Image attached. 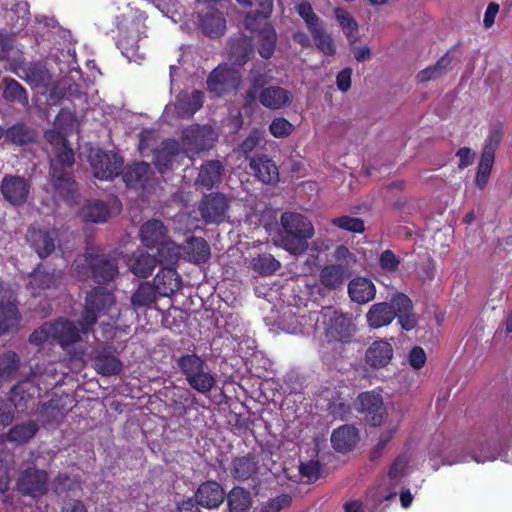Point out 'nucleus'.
I'll return each mask as SVG.
<instances>
[{
  "instance_id": "obj_1",
  "label": "nucleus",
  "mask_w": 512,
  "mask_h": 512,
  "mask_svg": "<svg viewBox=\"0 0 512 512\" xmlns=\"http://www.w3.org/2000/svg\"><path fill=\"white\" fill-rule=\"evenodd\" d=\"M217 140V134L208 125H191L182 132V147L175 140L162 142L155 153V165L161 172L172 168L174 161L185 154L189 158L202 151L209 150Z\"/></svg>"
},
{
  "instance_id": "obj_2",
  "label": "nucleus",
  "mask_w": 512,
  "mask_h": 512,
  "mask_svg": "<svg viewBox=\"0 0 512 512\" xmlns=\"http://www.w3.org/2000/svg\"><path fill=\"white\" fill-rule=\"evenodd\" d=\"M283 232L279 246L291 254L300 255L308 249V240L314 235V227L304 215L285 212L281 215Z\"/></svg>"
},
{
  "instance_id": "obj_3",
  "label": "nucleus",
  "mask_w": 512,
  "mask_h": 512,
  "mask_svg": "<svg viewBox=\"0 0 512 512\" xmlns=\"http://www.w3.org/2000/svg\"><path fill=\"white\" fill-rule=\"evenodd\" d=\"M56 157L51 161L50 174L53 187L58 196L68 205L76 202L75 182L65 173L64 168L70 167L74 162V153L66 144V140L57 135Z\"/></svg>"
},
{
  "instance_id": "obj_4",
  "label": "nucleus",
  "mask_w": 512,
  "mask_h": 512,
  "mask_svg": "<svg viewBox=\"0 0 512 512\" xmlns=\"http://www.w3.org/2000/svg\"><path fill=\"white\" fill-rule=\"evenodd\" d=\"M120 315L116 299L106 288H95L86 297L85 310L80 319L81 329L88 333L98 318L108 316L115 322Z\"/></svg>"
},
{
  "instance_id": "obj_5",
  "label": "nucleus",
  "mask_w": 512,
  "mask_h": 512,
  "mask_svg": "<svg viewBox=\"0 0 512 512\" xmlns=\"http://www.w3.org/2000/svg\"><path fill=\"white\" fill-rule=\"evenodd\" d=\"M317 322L323 329V340L327 343H349L357 330L349 314L333 307H323Z\"/></svg>"
},
{
  "instance_id": "obj_6",
  "label": "nucleus",
  "mask_w": 512,
  "mask_h": 512,
  "mask_svg": "<svg viewBox=\"0 0 512 512\" xmlns=\"http://www.w3.org/2000/svg\"><path fill=\"white\" fill-rule=\"evenodd\" d=\"M72 271L79 280L92 277L97 282L112 281L118 274V266L114 259H108L104 255L86 253L74 260Z\"/></svg>"
},
{
  "instance_id": "obj_7",
  "label": "nucleus",
  "mask_w": 512,
  "mask_h": 512,
  "mask_svg": "<svg viewBox=\"0 0 512 512\" xmlns=\"http://www.w3.org/2000/svg\"><path fill=\"white\" fill-rule=\"evenodd\" d=\"M177 365L191 388L201 394L209 393L216 385V377L207 363L196 354H185L178 358Z\"/></svg>"
},
{
  "instance_id": "obj_8",
  "label": "nucleus",
  "mask_w": 512,
  "mask_h": 512,
  "mask_svg": "<svg viewBox=\"0 0 512 512\" xmlns=\"http://www.w3.org/2000/svg\"><path fill=\"white\" fill-rule=\"evenodd\" d=\"M79 327L81 325L79 324ZM81 328H77L70 321H57L55 323H45L30 336V342L37 345L44 342L55 340L62 346L71 344L79 338Z\"/></svg>"
},
{
  "instance_id": "obj_9",
  "label": "nucleus",
  "mask_w": 512,
  "mask_h": 512,
  "mask_svg": "<svg viewBox=\"0 0 512 512\" xmlns=\"http://www.w3.org/2000/svg\"><path fill=\"white\" fill-rule=\"evenodd\" d=\"M89 162L94 176L105 181L117 177L123 165L122 159L117 154L105 152L101 149L90 151Z\"/></svg>"
},
{
  "instance_id": "obj_10",
  "label": "nucleus",
  "mask_w": 512,
  "mask_h": 512,
  "mask_svg": "<svg viewBox=\"0 0 512 512\" xmlns=\"http://www.w3.org/2000/svg\"><path fill=\"white\" fill-rule=\"evenodd\" d=\"M240 82L241 75L237 69L220 64L210 73L207 88L216 96H222L236 90Z\"/></svg>"
},
{
  "instance_id": "obj_11",
  "label": "nucleus",
  "mask_w": 512,
  "mask_h": 512,
  "mask_svg": "<svg viewBox=\"0 0 512 512\" xmlns=\"http://www.w3.org/2000/svg\"><path fill=\"white\" fill-rule=\"evenodd\" d=\"M203 101V92L198 90H186L177 96L174 104L166 106L164 113L166 116L175 113L181 118H189L202 107Z\"/></svg>"
},
{
  "instance_id": "obj_12",
  "label": "nucleus",
  "mask_w": 512,
  "mask_h": 512,
  "mask_svg": "<svg viewBox=\"0 0 512 512\" xmlns=\"http://www.w3.org/2000/svg\"><path fill=\"white\" fill-rule=\"evenodd\" d=\"M17 487L25 495L43 496L48 491V474L44 470L29 468L20 475Z\"/></svg>"
},
{
  "instance_id": "obj_13",
  "label": "nucleus",
  "mask_w": 512,
  "mask_h": 512,
  "mask_svg": "<svg viewBox=\"0 0 512 512\" xmlns=\"http://www.w3.org/2000/svg\"><path fill=\"white\" fill-rule=\"evenodd\" d=\"M359 409L366 414L370 423L374 426L381 425L384 421V415L391 412L394 405L385 408L381 396L374 392H364L359 395Z\"/></svg>"
},
{
  "instance_id": "obj_14",
  "label": "nucleus",
  "mask_w": 512,
  "mask_h": 512,
  "mask_svg": "<svg viewBox=\"0 0 512 512\" xmlns=\"http://www.w3.org/2000/svg\"><path fill=\"white\" fill-rule=\"evenodd\" d=\"M58 232L56 229L31 227L27 232V240L40 258L49 256L56 247Z\"/></svg>"
},
{
  "instance_id": "obj_15",
  "label": "nucleus",
  "mask_w": 512,
  "mask_h": 512,
  "mask_svg": "<svg viewBox=\"0 0 512 512\" xmlns=\"http://www.w3.org/2000/svg\"><path fill=\"white\" fill-rule=\"evenodd\" d=\"M14 73L33 88L48 89L51 84V74L41 63L20 64Z\"/></svg>"
},
{
  "instance_id": "obj_16",
  "label": "nucleus",
  "mask_w": 512,
  "mask_h": 512,
  "mask_svg": "<svg viewBox=\"0 0 512 512\" xmlns=\"http://www.w3.org/2000/svg\"><path fill=\"white\" fill-rule=\"evenodd\" d=\"M228 201L222 194H211L206 196L200 206L199 211L205 223H220L224 221Z\"/></svg>"
},
{
  "instance_id": "obj_17",
  "label": "nucleus",
  "mask_w": 512,
  "mask_h": 512,
  "mask_svg": "<svg viewBox=\"0 0 512 512\" xmlns=\"http://www.w3.org/2000/svg\"><path fill=\"white\" fill-rule=\"evenodd\" d=\"M404 417V413L401 409L393 407L391 412L387 413V419L383 421L384 427L378 437V440L371 452V458H378L385 450L387 444L393 438L398 430L399 424Z\"/></svg>"
},
{
  "instance_id": "obj_18",
  "label": "nucleus",
  "mask_w": 512,
  "mask_h": 512,
  "mask_svg": "<svg viewBox=\"0 0 512 512\" xmlns=\"http://www.w3.org/2000/svg\"><path fill=\"white\" fill-rule=\"evenodd\" d=\"M1 192L5 200L12 205L24 203L30 192L29 182L20 176H5L1 184Z\"/></svg>"
},
{
  "instance_id": "obj_19",
  "label": "nucleus",
  "mask_w": 512,
  "mask_h": 512,
  "mask_svg": "<svg viewBox=\"0 0 512 512\" xmlns=\"http://www.w3.org/2000/svg\"><path fill=\"white\" fill-rule=\"evenodd\" d=\"M394 349L387 340L372 342L365 352V363L374 369L386 367L392 360Z\"/></svg>"
},
{
  "instance_id": "obj_20",
  "label": "nucleus",
  "mask_w": 512,
  "mask_h": 512,
  "mask_svg": "<svg viewBox=\"0 0 512 512\" xmlns=\"http://www.w3.org/2000/svg\"><path fill=\"white\" fill-rule=\"evenodd\" d=\"M259 102L270 110H279L292 103V93L280 86H268L258 95Z\"/></svg>"
},
{
  "instance_id": "obj_21",
  "label": "nucleus",
  "mask_w": 512,
  "mask_h": 512,
  "mask_svg": "<svg viewBox=\"0 0 512 512\" xmlns=\"http://www.w3.org/2000/svg\"><path fill=\"white\" fill-rule=\"evenodd\" d=\"M394 303L380 302L373 304L366 313L369 328L378 329L390 325L396 318Z\"/></svg>"
},
{
  "instance_id": "obj_22",
  "label": "nucleus",
  "mask_w": 512,
  "mask_h": 512,
  "mask_svg": "<svg viewBox=\"0 0 512 512\" xmlns=\"http://www.w3.org/2000/svg\"><path fill=\"white\" fill-rule=\"evenodd\" d=\"M195 496L199 505L212 509L224 501L225 492L217 482L207 481L199 486Z\"/></svg>"
},
{
  "instance_id": "obj_23",
  "label": "nucleus",
  "mask_w": 512,
  "mask_h": 512,
  "mask_svg": "<svg viewBox=\"0 0 512 512\" xmlns=\"http://www.w3.org/2000/svg\"><path fill=\"white\" fill-rule=\"evenodd\" d=\"M250 168L254 176L263 183L271 184L279 180V172L276 164L266 155L252 157L250 160Z\"/></svg>"
},
{
  "instance_id": "obj_24",
  "label": "nucleus",
  "mask_w": 512,
  "mask_h": 512,
  "mask_svg": "<svg viewBox=\"0 0 512 512\" xmlns=\"http://www.w3.org/2000/svg\"><path fill=\"white\" fill-rule=\"evenodd\" d=\"M182 258L196 264L206 262L210 257V247L205 239L191 237L182 245Z\"/></svg>"
},
{
  "instance_id": "obj_25",
  "label": "nucleus",
  "mask_w": 512,
  "mask_h": 512,
  "mask_svg": "<svg viewBox=\"0 0 512 512\" xmlns=\"http://www.w3.org/2000/svg\"><path fill=\"white\" fill-rule=\"evenodd\" d=\"M348 294L353 302L366 304L375 298L376 288L371 280L364 277H356L348 284Z\"/></svg>"
},
{
  "instance_id": "obj_26",
  "label": "nucleus",
  "mask_w": 512,
  "mask_h": 512,
  "mask_svg": "<svg viewBox=\"0 0 512 512\" xmlns=\"http://www.w3.org/2000/svg\"><path fill=\"white\" fill-rule=\"evenodd\" d=\"M39 393L38 387L30 380L15 385L10 394V402L14 409L24 411L28 403Z\"/></svg>"
},
{
  "instance_id": "obj_27",
  "label": "nucleus",
  "mask_w": 512,
  "mask_h": 512,
  "mask_svg": "<svg viewBox=\"0 0 512 512\" xmlns=\"http://www.w3.org/2000/svg\"><path fill=\"white\" fill-rule=\"evenodd\" d=\"M181 281L173 268L160 270L154 278V288L160 296H170L180 289Z\"/></svg>"
},
{
  "instance_id": "obj_28",
  "label": "nucleus",
  "mask_w": 512,
  "mask_h": 512,
  "mask_svg": "<svg viewBox=\"0 0 512 512\" xmlns=\"http://www.w3.org/2000/svg\"><path fill=\"white\" fill-rule=\"evenodd\" d=\"M392 303L395 305L396 309V318H398V322L401 327L406 330H412L417 323L416 316L412 312V302L404 294H396L392 297Z\"/></svg>"
},
{
  "instance_id": "obj_29",
  "label": "nucleus",
  "mask_w": 512,
  "mask_h": 512,
  "mask_svg": "<svg viewBox=\"0 0 512 512\" xmlns=\"http://www.w3.org/2000/svg\"><path fill=\"white\" fill-rule=\"evenodd\" d=\"M127 264L134 275L147 278L155 269L157 259L144 251H137L129 257Z\"/></svg>"
},
{
  "instance_id": "obj_30",
  "label": "nucleus",
  "mask_w": 512,
  "mask_h": 512,
  "mask_svg": "<svg viewBox=\"0 0 512 512\" xmlns=\"http://www.w3.org/2000/svg\"><path fill=\"white\" fill-rule=\"evenodd\" d=\"M351 271L343 265H326L320 271V282L328 289H336L340 287L344 280L348 278Z\"/></svg>"
},
{
  "instance_id": "obj_31",
  "label": "nucleus",
  "mask_w": 512,
  "mask_h": 512,
  "mask_svg": "<svg viewBox=\"0 0 512 512\" xmlns=\"http://www.w3.org/2000/svg\"><path fill=\"white\" fill-rule=\"evenodd\" d=\"M140 236L145 246H159L166 240V228L160 220H149L141 227Z\"/></svg>"
},
{
  "instance_id": "obj_32",
  "label": "nucleus",
  "mask_w": 512,
  "mask_h": 512,
  "mask_svg": "<svg viewBox=\"0 0 512 512\" xmlns=\"http://www.w3.org/2000/svg\"><path fill=\"white\" fill-rule=\"evenodd\" d=\"M139 30L132 28L129 34H121L118 39V46L122 54L129 60L139 62L144 59V54L139 52Z\"/></svg>"
},
{
  "instance_id": "obj_33",
  "label": "nucleus",
  "mask_w": 512,
  "mask_h": 512,
  "mask_svg": "<svg viewBox=\"0 0 512 512\" xmlns=\"http://www.w3.org/2000/svg\"><path fill=\"white\" fill-rule=\"evenodd\" d=\"M358 441V433L355 427L345 425L335 430L331 436L333 447L338 452H346L352 449Z\"/></svg>"
},
{
  "instance_id": "obj_34",
  "label": "nucleus",
  "mask_w": 512,
  "mask_h": 512,
  "mask_svg": "<svg viewBox=\"0 0 512 512\" xmlns=\"http://www.w3.org/2000/svg\"><path fill=\"white\" fill-rule=\"evenodd\" d=\"M62 272L53 270L47 272L38 267L31 275L29 281V287L31 291L36 294L40 290L55 286L56 283L61 279Z\"/></svg>"
},
{
  "instance_id": "obj_35",
  "label": "nucleus",
  "mask_w": 512,
  "mask_h": 512,
  "mask_svg": "<svg viewBox=\"0 0 512 512\" xmlns=\"http://www.w3.org/2000/svg\"><path fill=\"white\" fill-rule=\"evenodd\" d=\"M20 314L13 301H0V335L18 327Z\"/></svg>"
},
{
  "instance_id": "obj_36",
  "label": "nucleus",
  "mask_w": 512,
  "mask_h": 512,
  "mask_svg": "<svg viewBox=\"0 0 512 512\" xmlns=\"http://www.w3.org/2000/svg\"><path fill=\"white\" fill-rule=\"evenodd\" d=\"M151 173V167L146 162H136L126 167L123 179L128 186H144Z\"/></svg>"
},
{
  "instance_id": "obj_37",
  "label": "nucleus",
  "mask_w": 512,
  "mask_h": 512,
  "mask_svg": "<svg viewBox=\"0 0 512 512\" xmlns=\"http://www.w3.org/2000/svg\"><path fill=\"white\" fill-rule=\"evenodd\" d=\"M222 171L223 166L219 161H209L203 164L197 178V185L211 189L220 181Z\"/></svg>"
},
{
  "instance_id": "obj_38",
  "label": "nucleus",
  "mask_w": 512,
  "mask_h": 512,
  "mask_svg": "<svg viewBox=\"0 0 512 512\" xmlns=\"http://www.w3.org/2000/svg\"><path fill=\"white\" fill-rule=\"evenodd\" d=\"M37 431V423L33 420H28L13 426L6 434V438L10 442L21 445L33 438Z\"/></svg>"
},
{
  "instance_id": "obj_39",
  "label": "nucleus",
  "mask_w": 512,
  "mask_h": 512,
  "mask_svg": "<svg viewBox=\"0 0 512 512\" xmlns=\"http://www.w3.org/2000/svg\"><path fill=\"white\" fill-rule=\"evenodd\" d=\"M94 366L99 374L105 376L118 374L122 369L121 361L107 351H102L97 355Z\"/></svg>"
},
{
  "instance_id": "obj_40",
  "label": "nucleus",
  "mask_w": 512,
  "mask_h": 512,
  "mask_svg": "<svg viewBox=\"0 0 512 512\" xmlns=\"http://www.w3.org/2000/svg\"><path fill=\"white\" fill-rule=\"evenodd\" d=\"M201 28L208 36L218 37L226 29L225 18L218 11H210L201 19Z\"/></svg>"
},
{
  "instance_id": "obj_41",
  "label": "nucleus",
  "mask_w": 512,
  "mask_h": 512,
  "mask_svg": "<svg viewBox=\"0 0 512 512\" xmlns=\"http://www.w3.org/2000/svg\"><path fill=\"white\" fill-rule=\"evenodd\" d=\"M3 97L7 101L18 102L23 106L28 105V95L25 88L16 80L11 78L3 79Z\"/></svg>"
},
{
  "instance_id": "obj_42",
  "label": "nucleus",
  "mask_w": 512,
  "mask_h": 512,
  "mask_svg": "<svg viewBox=\"0 0 512 512\" xmlns=\"http://www.w3.org/2000/svg\"><path fill=\"white\" fill-rule=\"evenodd\" d=\"M81 215L86 221L104 222L110 216V209L101 201H93L82 208Z\"/></svg>"
},
{
  "instance_id": "obj_43",
  "label": "nucleus",
  "mask_w": 512,
  "mask_h": 512,
  "mask_svg": "<svg viewBox=\"0 0 512 512\" xmlns=\"http://www.w3.org/2000/svg\"><path fill=\"white\" fill-rule=\"evenodd\" d=\"M257 471L256 462L250 457L235 458L232 462L231 474L239 480H247Z\"/></svg>"
},
{
  "instance_id": "obj_44",
  "label": "nucleus",
  "mask_w": 512,
  "mask_h": 512,
  "mask_svg": "<svg viewBox=\"0 0 512 512\" xmlns=\"http://www.w3.org/2000/svg\"><path fill=\"white\" fill-rule=\"evenodd\" d=\"M79 95V86L76 83H71L69 79H64L51 88L49 100L51 103H56L63 97L74 98Z\"/></svg>"
},
{
  "instance_id": "obj_45",
  "label": "nucleus",
  "mask_w": 512,
  "mask_h": 512,
  "mask_svg": "<svg viewBox=\"0 0 512 512\" xmlns=\"http://www.w3.org/2000/svg\"><path fill=\"white\" fill-rule=\"evenodd\" d=\"M335 17L348 40L355 43L358 40V24L356 21L347 11L341 8L335 9Z\"/></svg>"
},
{
  "instance_id": "obj_46",
  "label": "nucleus",
  "mask_w": 512,
  "mask_h": 512,
  "mask_svg": "<svg viewBox=\"0 0 512 512\" xmlns=\"http://www.w3.org/2000/svg\"><path fill=\"white\" fill-rule=\"evenodd\" d=\"M156 294V289L150 283H141L131 296L133 307L139 308L152 304L156 300Z\"/></svg>"
},
{
  "instance_id": "obj_47",
  "label": "nucleus",
  "mask_w": 512,
  "mask_h": 512,
  "mask_svg": "<svg viewBox=\"0 0 512 512\" xmlns=\"http://www.w3.org/2000/svg\"><path fill=\"white\" fill-rule=\"evenodd\" d=\"M250 505V495L244 489L234 488L228 494L230 512H248Z\"/></svg>"
},
{
  "instance_id": "obj_48",
  "label": "nucleus",
  "mask_w": 512,
  "mask_h": 512,
  "mask_svg": "<svg viewBox=\"0 0 512 512\" xmlns=\"http://www.w3.org/2000/svg\"><path fill=\"white\" fill-rule=\"evenodd\" d=\"M182 251V245L179 246L174 241L165 240L159 245L157 262L161 264L176 262L179 258H182Z\"/></svg>"
},
{
  "instance_id": "obj_49",
  "label": "nucleus",
  "mask_w": 512,
  "mask_h": 512,
  "mask_svg": "<svg viewBox=\"0 0 512 512\" xmlns=\"http://www.w3.org/2000/svg\"><path fill=\"white\" fill-rule=\"evenodd\" d=\"M19 369V358L15 353H6L0 357V385L14 378Z\"/></svg>"
},
{
  "instance_id": "obj_50",
  "label": "nucleus",
  "mask_w": 512,
  "mask_h": 512,
  "mask_svg": "<svg viewBox=\"0 0 512 512\" xmlns=\"http://www.w3.org/2000/svg\"><path fill=\"white\" fill-rule=\"evenodd\" d=\"M260 45L258 48L259 54L263 58H269L274 52L275 43H276V32L275 30L269 26L268 24H265V26L260 31Z\"/></svg>"
},
{
  "instance_id": "obj_51",
  "label": "nucleus",
  "mask_w": 512,
  "mask_h": 512,
  "mask_svg": "<svg viewBox=\"0 0 512 512\" xmlns=\"http://www.w3.org/2000/svg\"><path fill=\"white\" fill-rule=\"evenodd\" d=\"M310 33L313 36L317 48L325 55H334L336 52V45L333 38L328 34L322 26L313 28Z\"/></svg>"
},
{
  "instance_id": "obj_52",
  "label": "nucleus",
  "mask_w": 512,
  "mask_h": 512,
  "mask_svg": "<svg viewBox=\"0 0 512 512\" xmlns=\"http://www.w3.org/2000/svg\"><path fill=\"white\" fill-rule=\"evenodd\" d=\"M252 266L255 271L263 275H271L280 268V262L271 254H262L253 259Z\"/></svg>"
},
{
  "instance_id": "obj_53",
  "label": "nucleus",
  "mask_w": 512,
  "mask_h": 512,
  "mask_svg": "<svg viewBox=\"0 0 512 512\" xmlns=\"http://www.w3.org/2000/svg\"><path fill=\"white\" fill-rule=\"evenodd\" d=\"M449 63L450 59L448 57H442L435 65L421 70L416 76L417 81L425 83L439 78L444 73Z\"/></svg>"
},
{
  "instance_id": "obj_54",
  "label": "nucleus",
  "mask_w": 512,
  "mask_h": 512,
  "mask_svg": "<svg viewBox=\"0 0 512 512\" xmlns=\"http://www.w3.org/2000/svg\"><path fill=\"white\" fill-rule=\"evenodd\" d=\"M494 158L495 156L490 152H482L476 175V185L481 189L484 188L488 182Z\"/></svg>"
},
{
  "instance_id": "obj_55",
  "label": "nucleus",
  "mask_w": 512,
  "mask_h": 512,
  "mask_svg": "<svg viewBox=\"0 0 512 512\" xmlns=\"http://www.w3.org/2000/svg\"><path fill=\"white\" fill-rule=\"evenodd\" d=\"M306 322L305 316L296 317L295 314L289 310L284 312L280 320V327L287 333L299 334L303 333L302 325Z\"/></svg>"
},
{
  "instance_id": "obj_56",
  "label": "nucleus",
  "mask_w": 512,
  "mask_h": 512,
  "mask_svg": "<svg viewBox=\"0 0 512 512\" xmlns=\"http://www.w3.org/2000/svg\"><path fill=\"white\" fill-rule=\"evenodd\" d=\"M65 412L60 409L59 401L52 399L45 403L39 410L38 415L43 422H52L64 416Z\"/></svg>"
},
{
  "instance_id": "obj_57",
  "label": "nucleus",
  "mask_w": 512,
  "mask_h": 512,
  "mask_svg": "<svg viewBox=\"0 0 512 512\" xmlns=\"http://www.w3.org/2000/svg\"><path fill=\"white\" fill-rule=\"evenodd\" d=\"M332 223L340 229L354 233H362L364 231V223L361 219L349 216H341L332 219Z\"/></svg>"
},
{
  "instance_id": "obj_58",
  "label": "nucleus",
  "mask_w": 512,
  "mask_h": 512,
  "mask_svg": "<svg viewBox=\"0 0 512 512\" xmlns=\"http://www.w3.org/2000/svg\"><path fill=\"white\" fill-rule=\"evenodd\" d=\"M269 131L275 138H285L292 133L293 125L285 118L278 117L271 122Z\"/></svg>"
},
{
  "instance_id": "obj_59",
  "label": "nucleus",
  "mask_w": 512,
  "mask_h": 512,
  "mask_svg": "<svg viewBox=\"0 0 512 512\" xmlns=\"http://www.w3.org/2000/svg\"><path fill=\"white\" fill-rule=\"evenodd\" d=\"M503 136V126L501 123L494 125L486 139L483 152H490L495 156V151Z\"/></svg>"
},
{
  "instance_id": "obj_60",
  "label": "nucleus",
  "mask_w": 512,
  "mask_h": 512,
  "mask_svg": "<svg viewBox=\"0 0 512 512\" xmlns=\"http://www.w3.org/2000/svg\"><path fill=\"white\" fill-rule=\"evenodd\" d=\"M379 264L385 272H395L400 265V259L391 250L387 249L381 253Z\"/></svg>"
},
{
  "instance_id": "obj_61",
  "label": "nucleus",
  "mask_w": 512,
  "mask_h": 512,
  "mask_svg": "<svg viewBox=\"0 0 512 512\" xmlns=\"http://www.w3.org/2000/svg\"><path fill=\"white\" fill-rule=\"evenodd\" d=\"M263 140V132L260 130H252L250 134L243 140L239 146L240 152L247 155L252 152Z\"/></svg>"
},
{
  "instance_id": "obj_62",
  "label": "nucleus",
  "mask_w": 512,
  "mask_h": 512,
  "mask_svg": "<svg viewBox=\"0 0 512 512\" xmlns=\"http://www.w3.org/2000/svg\"><path fill=\"white\" fill-rule=\"evenodd\" d=\"M239 4L244 6L257 7L256 14L263 18L269 16L272 12V0H236Z\"/></svg>"
},
{
  "instance_id": "obj_63",
  "label": "nucleus",
  "mask_w": 512,
  "mask_h": 512,
  "mask_svg": "<svg viewBox=\"0 0 512 512\" xmlns=\"http://www.w3.org/2000/svg\"><path fill=\"white\" fill-rule=\"evenodd\" d=\"M298 13L305 20L309 31H312L313 28L321 26L319 23V19L313 12L310 4L301 3L298 6Z\"/></svg>"
},
{
  "instance_id": "obj_64",
  "label": "nucleus",
  "mask_w": 512,
  "mask_h": 512,
  "mask_svg": "<svg viewBox=\"0 0 512 512\" xmlns=\"http://www.w3.org/2000/svg\"><path fill=\"white\" fill-rule=\"evenodd\" d=\"M300 474L306 478L308 482L316 481L320 475V464L318 461L309 460L300 465Z\"/></svg>"
}]
</instances>
